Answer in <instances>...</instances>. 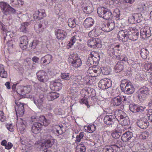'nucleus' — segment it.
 Segmentation results:
<instances>
[{
	"label": "nucleus",
	"instance_id": "f257e3e1",
	"mask_svg": "<svg viewBox=\"0 0 152 152\" xmlns=\"http://www.w3.org/2000/svg\"><path fill=\"white\" fill-rule=\"evenodd\" d=\"M38 119V122L34 123L31 127V132L35 134L40 132L42 125L47 126L50 122V121L47 120L43 116H40Z\"/></svg>",
	"mask_w": 152,
	"mask_h": 152
},
{
	"label": "nucleus",
	"instance_id": "f03ea898",
	"mask_svg": "<svg viewBox=\"0 0 152 152\" xmlns=\"http://www.w3.org/2000/svg\"><path fill=\"white\" fill-rule=\"evenodd\" d=\"M115 115H116L115 116L116 118L122 126H126L129 124V118L124 112L121 110L116 111Z\"/></svg>",
	"mask_w": 152,
	"mask_h": 152
},
{
	"label": "nucleus",
	"instance_id": "7ed1b4c3",
	"mask_svg": "<svg viewBox=\"0 0 152 152\" xmlns=\"http://www.w3.org/2000/svg\"><path fill=\"white\" fill-rule=\"evenodd\" d=\"M97 12L99 17L105 19H111L113 17L112 14L110 11L103 7H98Z\"/></svg>",
	"mask_w": 152,
	"mask_h": 152
},
{
	"label": "nucleus",
	"instance_id": "20e7f679",
	"mask_svg": "<svg viewBox=\"0 0 152 152\" xmlns=\"http://www.w3.org/2000/svg\"><path fill=\"white\" fill-rule=\"evenodd\" d=\"M72 66L75 68H78L82 65V62L77 54L73 53L71 55L68 59Z\"/></svg>",
	"mask_w": 152,
	"mask_h": 152
},
{
	"label": "nucleus",
	"instance_id": "39448f33",
	"mask_svg": "<svg viewBox=\"0 0 152 152\" xmlns=\"http://www.w3.org/2000/svg\"><path fill=\"white\" fill-rule=\"evenodd\" d=\"M1 7L3 11V13L5 15L10 13L15 14H18L14 9L11 7L9 4L5 2H2L0 4Z\"/></svg>",
	"mask_w": 152,
	"mask_h": 152
},
{
	"label": "nucleus",
	"instance_id": "423d86ee",
	"mask_svg": "<svg viewBox=\"0 0 152 152\" xmlns=\"http://www.w3.org/2000/svg\"><path fill=\"white\" fill-rule=\"evenodd\" d=\"M88 46L92 48H99L102 46L101 41L100 39L98 38H91L87 41Z\"/></svg>",
	"mask_w": 152,
	"mask_h": 152
},
{
	"label": "nucleus",
	"instance_id": "0eeeda50",
	"mask_svg": "<svg viewBox=\"0 0 152 152\" xmlns=\"http://www.w3.org/2000/svg\"><path fill=\"white\" fill-rule=\"evenodd\" d=\"M149 89L148 87L143 86L140 88L138 91V97L141 100H144L148 96Z\"/></svg>",
	"mask_w": 152,
	"mask_h": 152
},
{
	"label": "nucleus",
	"instance_id": "6e6552de",
	"mask_svg": "<svg viewBox=\"0 0 152 152\" xmlns=\"http://www.w3.org/2000/svg\"><path fill=\"white\" fill-rule=\"evenodd\" d=\"M16 105L15 106V110L17 116L22 117L24 114V105L25 104L20 102H15Z\"/></svg>",
	"mask_w": 152,
	"mask_h": 152
},
{
	"label": "nucleus",
	"instance_id": "1a4fd4ad",
	"mask_svg": "<svg viewBox=\"0 0 152 152\" xmlns=\"http://www.w3.org/2000/svg\"><path fill=\"white\" fill-rule=\"evenodd\" d=\"M37 75L38 80L40 82L43 83H45L49 79L47 73L43 70L38 71L37 73Z\"/></svg>",
	"mask_w": 152,
	"mask_h": 152
},
{
	"label": "nucleus",
	"instance_id": "9d476101",
	"mask_svg": "<svg viewBox=\"0 0 152 152\" xmlns=\"http://www.w3.org/2000/svg\"><path fill=\"white\" fill-rule=\"evenodd\" d=\"M142 17L141 14L135 13L129 17L128 19L129 22L132 24L134 23H139L141 22L142 20Z\"/></svg>",
	"mask_w": 152,
	"mask_h": 152
},
{
	"label": "nucleus",
	"instance_id": "9b49d317",
	"mask_svg": "<svg viewBox=\"0 0 152 152\" xmlns=\"http://www.w3.org/2000/svg\"><path fill=\"white\" fill-rule=\"evenodd\" d=\"M115 119L114 116L111 115H106L104 118V121L106 125L111 127L115 126Z\"/></svg>",
	"mask_w": 152,
	"mask_h": 152
},
{
	"label": "nucleus",
	"instance_id": "f8f14e48",
	"mask_svg": "<svg viewBox=\"0 0 152 152\" xmlns=\"http://www.w3.org/2000/svg\"><path fill=\"white\" fill-rule=\"evenodd\" d=\"M61 81L60 80H57L52 82L50 86L51 89L55 91L61 90L62 87V84Z\"/></svg>",
	"mask_w": 152,
	"mask_h": 152
},
{
	"label": "nucleus",
	"instance_id": "ddd939ff",
	"mask_svg": "<svg viewBox=\"0 0 152 152\" xmlns=\"http://www.w3.org/2000/svg\"><path fill=\"white\" fill-rule=\"evenodd\" d=\"M31 91V89L30 86H20L17 88L16 92L20 95H24L29 93Z\"/></svg>",
	"mask_w": 152,
	"mask_h": 152
},
{
	"label": "nucleus",
	"instance_id": "4468645a",
	"mask_svg": "<svg viewBox=\"0 0 152 152\" xmlns=\"http://www.w3.org/2000/svg\"><path fill=\"white\" fill-rule=\"evenodd\" d=\"M135 88L133 85L130 82L127 83L123 89L124 93L126 94H132L134 92Z\"/></svg>",
	"mask_w": 152,
	"mask_h": 152
},
{
	"label": "nucleus",
	"instance_id": "2eb2a0df",
	"mask_svg": "<svg viewBox=\"0 0 152 152\" xmlns=\"http://www.w3.org/2000/svg\"><path fill=\"white\" fill-rule=\"evenodd\" d=\"M55 34L57 38L61 40L64 39L66 35V33L65 31L58 29L55 30Z\"/></svg>",
	"mask_w": 152,
	"mask_h": 152
},
{
	"label": "nucleus",
	"instance_id": "dca6fc26",
	"mask_svg": "<svg viewBox=\"0 0 152 152\" xmlns=\"http://www.w3.org/2000/svg\"><path fill=\"white\" fill-rule=\"evenodd\" d=\"M128 29L126 31L125 30H122L120 31L118 33V36L120 39L122 40L123 42H125L127 41V36L128 34Z\"/></svg>",
	"mask_w": 152,
	"mask_h": 152
},
{
	"label": "nucleus",
	"instance_id": "f3484780",
	"mask_svg": "<svg viewBox=\"0 0 152 152\" xmlns=\"http://www.w3.org/2000/svg\"><path fill=\"white\" fill-rule=\"evenodd\" d=\"M20 46L23 49H26L28 45V40L27 36H24L20 38Z\"/></svg>",
	"mask_w": 152,
	"mask_h": 152
},
{
	"label": "nucleus",
	"instance_id": "a211bd4d",
	"mask_svg": "<svg viewBox=\"0 0 152 152\" xmlns=\"http://www.w3.org/2000/svg\"><path fill=\"white\" fill-rule=\"evenodd\" d=\"M17 122L16 125L17 128H18L21 134H23L25 130L26 127V122L25 121H23L22 119H20V121Z\"/></svg>",
	"mask_w": 152,
	"mask_h": 152
},
{
	"label": "nucleus",
	"instance_id": "6ab92c4d",
	"mask_svg": "<svg viewBox=\"0 0 152 152\" xmlns=\"http://www.w3.org/2000/svg\"><path fill=\"white\" fill-rule=\"evenodd\" d=\"M149 124V122L145 118H143L142 120H139L137 122V126L140 128L142 129H146L148 126Z\"/></svg>",
	"mask_w": 152,
	"mask_h": 152
},
{
	"label": "nucleus",
	"instance_id": "aec40b11",
	"mask_svg": "<svg viewBox=\"0 0 152 152\" xmlns=\"http://www.w3.org/2000/svg\"><path fill=\"white\" fill-rule=\"evenodd\" d=\"M44 97L43 93H41L39 95L38 98L34 100V103L39 108L42 106L44 100Z\"/></svg>",
	"mask_w": 152,
	"mask_h": 152
},
{
	"label": "nucleus",
	"instance_id": "412c9836",
	"mask_svg": "<svg viewBox=\"0 0 152 152\" xmlns=\"http://www.w3.org/2000/svg\"><path fill=\"white\" fill-rule=\"evenodd\" d=\"M48 137V139L45 140L42 142L43 146H44L47 148L51 147L53 144V137L50 135H49Z\"/></svg>",
	"mask_w": 152,
	"mask_h": 152
},
{
	"label": "nucleus",
	"instance_id": "4be33fe9",
	"mask_svg": "<svg viewBox=\"0 0 152 152\" xmlns=\"http://www.w3.org/2000/svg\"><path fill=\"white\" fill-rule=\"evenodd\" d=\"M133 137L132 133L128 131L123 134L121 139L123 142H127L130 140Z\"/></svg>",
	"mask_w": 152,
	"mask_h": 152
},
{
	"label": "nucleus",
	"instance_id": "5701e85b",
	"mask_svg": "<svg viewBox=\"0 0 152 152\" xmlns=\"http://www.w3.org/2000/svg\"><path fill=\"white\" fill-rule=\"evenodd\" d=\"M46 16V14L45 12V11L43 10H40L37 11L35 14L34 15V19H41L43 17Z\"/></svg>",
	"mask_w": 152,
	"mask_h": 152
},
{
	"label": "nucleus",
	"instance_id": "b1692460",
	"mask_svg": "<svg viewBox=\"0 0 152 152\" xmlns=\"http://www.w3.org/2000/svg\"><path fill=\"white\" fill-rule=\"evenodd\" d=\"M94 23V21L91 18H87L83 22V25L86 28H90L93 26Z\"/></svg>",
	"mask_w": 152,
	"mask_h": 152
},
{
	"label": "nucleus",
	"instance_id": "393cba45",
	"mask_svg": "<svg viewBox=\"0 0 152 152\" xmlns=\"http://www.w3.org/2000/svg\"><path fill=\"white\" fill-rule=\"evenodd\" d=\"M113 105L115 106H118L120 105L122 102V97L121 96H118L113 98L112 100Z\"/></svg>",
	"mask_w": 152,
	"mask_h": 152
},
{
	"label": "nucleus",
	"instance_id": "a878e982",
	"mask_svg": "<svg viewBox=\"0 0 152 152\" xmlns=\"http://www.w3.org/2000/svg\"><path fill=\"white\" fill-rule=\"evenodd\" d=\"M52 60V56L49 54L42 57L41 58V61L43 62V63H46L47 64H49Z\"/></svg>",
	"mask_w": 152,
	"mask_h": 152
},
{
	"label": "nucleus",
	"instance_id": "bb28decb",
	"mask_svg": "<svg viewBox=\"0 0 152 152\" xmlns=\"http://www.w3.org/2000/svg\"><path fill=\"white\" fill-rule=\"evenodd\" d=\"M0 76L3 78H6L7 77V72L5 71L4 66L1 64H0Z\"/></svg>",
	"mask_w": 152,
	"mask_h": 152
},
{
	"label": "nucleus",
	"instance_id": "cd10ccee",
	"mask_svg": "<svg viewBox=\"0 0 152 152\" xmlns=\"http://www.w3.org/2000/svg\"><path fill=\"white\" fill-rule=\"evenodd\" d=\"M59 93L52 92H50L48 96V98L49 100H53L55 99H56L59 97Z\"/></svg>",
	"mask_w": 152,
	"mask_h": 152
},
{
	"label": "nucleus",
	"instance_id": "c85d7f7f",
	"mask_svg": "<svg viewBox=\"0 0 152 152\" xmlns=\"http://www.w3.org/2000/svg\"><path fill=\"white\" fill-rule=\"evenodd\" d=\"M124 68L123 63L122 62H118L115 67V72L118 73L122 71Z\"/></svg>",
	"mask_w": 152,
	"mask_h": 152
},
{
	"label": "nucleus",
	"instance_id": "c756f323",
	"mask_svg": "<svg viewBox=\"0 0 152 152\" xmlns=\"http://www.w3.org/2000/svg\"><path fill=\"white\" fill-rule=\"evenodd\" d=\"M83 10L86 13L90 14L93 12L94 9L92 5H91L84 7L83 8Z\"/></svg>",
	"mask_w": 152,
	"mask_h": 152
},
{
	"label": "nucleus",
	"instance_id": "7c9ffc66",
	"mask_svg": "<svg viewBox=\"0 0 152 152\" xmlns=\"http://www.w3.org/2000/svg\"><path fill=\"white\" fill-rule=\"evenodd\" d=\"M76 19L74 18H70L68 20V23L69 26L72 28L75 27L76 26L75 22Z\"/></svg>",
	"mask_w": 152,
	"mask_h": 152
},
{
	"label": "nucleus",
	"instance_id": "2f4dec72",
	"mask_svg": "<svg viewBox=\"0 0 152 152\" xmlns=\"http://www.w3.org/2000/svg\"><path fill=\"white\" fill-rule=\"evenodd\" d=\"M28 25V22H24L22 23L19 28L20 31L23 33H26L27 31V27Z\"/></svg>",
	"mask_w": 152,
	"mask_h": 152
},
{
	"label": "nucleus",
	"instance_id": "473e14b6",
	"mask_svg": "<svg viewBox=\"0 0 152 152\" xmlns=\"http://www.w3.org/2000/svg\"><path fill=\"white\" fill-rule=\"evenodd\" d=\"M119 46V45H117L113 48V51L112 52V53L116 57L119 56V55H120L121 53V51L118 48Z\"/></svg>",
	"mask_w": 152,
	"mask_h": 152
},
{
	"label": "nucleus",
	"instance_id": "72a5a7b5",
	"mask_svg": "<svg viewBox=\"0 0 152 152\" xmlns=\"http://www.w3.org/2000/svg\"><path fill=\"white\" fill-rule=\"evenodd\" d=\"M42 25L39 23L36 24L34 26V28L38 33H40L42 31Z\"/></svg>",
	"mask_w": 152,
	"mask_h": 152
},
{
	"label": "nucleus",
	"instance_id": "f704fd0d",
	"mask_svg": "<svg viewBox=\"0 0 152 152\" xmlns=\"http://www.w3.org/2000/svg\"><path fill=\"white\" fill-rule=\"evenodd\" d=\"M113 17L114 16L116 18V20H119L120 19V12L119 9H115L113 12L112 14Z\"/></svg>",
	"mask_w": 152,
	"mask_h": 152
},
{
	"label": "nucleus",
	"instance_id": "c9c22d12",
	"mask_svg": "<svg viewBox=\"0 0 152 152\" xmlns=\"http://www.w3.org/2000/svg\"><path fill=\"white\" fill-rule=\"evenodd\" d=\"M128 34L127 39H129L133 40H136L138 38V36L137 35H134L132 34V32H130V29H128Z\"/></svg>",
	"mask_w": 152,
	"mask_h": 152
},
{
	"label": "nucleus",
	"instance_id": "e433bc0d",
	"mask_svg": "<svg viewBox=\"0 0 152 152\" xmlns=\"http://www.w3.org/2000/svg\"><path fill=\"white\" fill-rule=\"evenodd\" d=\"M149 52L146 49H142L140 51V54L142 58L143 59L147 58V56Z\"/></svg>",
	"mask_w": 152,
	"mask_h": 152
},
{
	"label": "nucleus",
	"instance_id": "4c0bfd02",
	"mask_svg": "<svg viewBox=\"0 0 152 152\" xmlns=\"http://www.w3.org/2000/svg\"><path fill=\"white\" fill-rule=\"evenodd\" d=\"M101 71L104 75H107L110 73L111 69L109 67H104L101 69Z\"/></svg>",
	"mask_w": 152,
	"mask_h": 152
},
{
	"label": "nucleus",
	"instance_id": "58836bf2",
	"mask_svg": "<svg viewBox=\"0 0 152 152\" xmlns=\"http://www.w3.org/2000/svg\"><path fill=\"white\" fill-rule=\"evenodd\" d=\"M77 36H75L72 37L70 41L69 42V43L68 44V45L70 47H71L73 45L76 41L77 40Z\"/></svg>",
	"mask_w": 152,
	"mask_h": 152
},
{
	"label": "nucleus",
	"instance_id": "ea45409f",
	"mask_svg": "<svg viewBox=\"0 0 152 152\" xmlns=\"http://www.w3.org/2000/svg\"><path fill=\"white\" fill-rule=\"evenodd\" d=\"M138 105L137 104H130L129 106L130 111L134 113H136L138 108Z\"/></svg>",
	"mask_w": 152,
	"mask_h": 152
},
{
	"label": "nucleus",
	"instance_id": "a19ab883",
	"mask_svg": "<svg viewBox=\"0 0 152 152\" xmlns=\"http://www.w3.org/2000/svg\"><path fill=\"white\" fill-rule=\"evenodd\" d=\"M87 64L89 65H94L93 62V55L90 54L89 55L88 58L87 60Z\"/></svg>",
	"mask_w": 152,
	"mask_h": 152
},
{
	"label": "nucleus",
	"instance_id": "79ce46f5",
	"mask_svg": "<svg viewBox=\"0 0 152 152\" xmlns=\"http://www.w3.org/2000/svg\"><path fill=\"white\" fill-rule=\"evenodd\" d=\"M92 89L91 88L88 87L85 88L82 90V93H84L85 96H88V94L92 92Z\"/></svg>",
	"mask_w": 152,
	"mask_h": 152
},
{
	"label": "nucleus",
	"instance_id": "37998d69",
	"mask_svg": "<svg viewBox=\"0 0 152 152\" xmlns=\"http://www.w3.org/2000/svg\"><path fill=\"white\" fill-rule=\"evenodd\" d=\"M74 80L73 82H75L77 84H81L82 80H83L82 77L80 75H78L75 77V78L74 79Z\"/></svg>",
	"mask_w": 152,
	"mask_h": 152
},
{
	"label": "nucleus",
	"instance_id": "c03bdc74",
	"mask_svg": "<svg viewBox=\"0 0 152 152\" xmlns=\"http://www.w3.org/2000/svg\"><path fill=\"white\" fill-rule=\"evenodd\" d=\"M11 3L14 5H23V3L22 0H11Z\"/></svg>",
	"mask_w": 152,
	"mask_h": 152
},
{
	"label": "nucleus",
	"instance_id": "a18cd8bd",
	"mask_svg": "<svg viewBox=\"0 0 152 152\" xmlns=\"http://www.w3.org/2000/svg\"><path fill=\"white\" fill-rule=\"evenodd\" d=\"M121 133L118 131H115L112 134V137L114 138H118L121 135Z\"/></svg>",
	"mask_w": 152,
	"mask_h": 152
},
{
	"label": "nucleus",
	"instance_id": "49530a36",
	"mask_svg": "<svg viewBox=\"0 0 152 152\" xmlns=\"http://www.w3.org/2000/svg\"><path fill=\"white\" fill-rule=\"evenodd\" d=\"M61 77L62 79L65 80H69L70 78L69 74V73H62L61 74Z\"/></svg>",
	"mask_w": 152,
	"mask_h": 152
},
{
	"label": "nucleus",
	"instance_id": "de8ad7c7",
	"mask_svg": "<svg viewBox=\"0 0 152 152\" xmlns=\"http://www.w3.org/2000/svg\"><path fill=\"white\" fill-rule=\"evenodd\" d=\"M39 43V41H38L36 40H34L32 42V43L30 44V46L31 47V49H34L36 48Z\"/></svg>",
	"mask_w": 152,
	"mask_h": 152
},
{
	"label": "nucleus",
	"instance_id": "09e8293b",
	"mask_svg": "<svg viewBox=\"0 0 152 152\" xmlns=\"http://www.w3.org/2000/svg\"><path fill=\"white\" fill-rule=\"evenodd\" d=\"M87 131L89 133H92L96 130V127L94 125H91L87 127Z\"/></svg>",
	"mask_w": 152,
	"mask_h": 152
},
{
	"label": "nucleus",
	"instance_id": "8fccbe9b",
	"mask_svg": "<svg viewBox=\"0 0 152 152\" xmlns=\"http://www.w3.org/2000/svg\"><path fill=\"white\" fill-rule=\"evenodd\" d=\"M110 31L113 29L115 27V23L113 22L109 21L107 23Z\"/></svg>",
	"mask_w": 152,
	"mask_h": 152
},
{
	"label": "nucleus",
	"instance_id": "3c124183",
	"mask_svg": "<svg viewBox=\"0 0 152 152\" xmlns=\"http://www.w3.org/2000/svg\"><path fill=\"white\" fill-rule=\"evenodd\" d=\"M93 29L96 37L100 35L101 33L102 30L99 27H96Z\"/></svg>",
	"mask_w": 152,
	"mask_h": 152
},
{
	"label": "nucleus",
	"instance_id": "603ef678",
	"mask_svg": "<svg viewBox=\"0 0 152 152\" xmlns=\"http://www.w3.org/2000/svg\"><path fill=\"white\" fill-rule=\"evenodd\" d=\"M137 107V113L139 112L143 113L146 109V107L145 106H142L138 105Z\"/></svg>",
	"mask_w": 152,
	"mask_h": 152
},
{
	"label": "nucleus",
	"instance_id": "864d4df0",
	"mask_svg": "<svg viewBox=\"0 0 152 152\" xmlns=\"http://www.w3.org/2000/svg\"><path fill=\"white\" fill-rule=\"evenodd\" d=\"M93 58L94 65L96 66L98 64L99 60V56L97 55L94 56L93 55Z\"/></svg>",
	"mask_w": 152,
	"mask_h": 152
},
{
	"label": "nucleus",
	"instance_id": "5fc2aeb1",
	"mask_svg": "<svg viewBox=\"0 0 152 152\" xmlns=\"http://www.w3.org/2000/svg\"><path fill=\"white\" fill-rule=\"evenodd\" d=\"M104 152H115V151L111 147L107 146L105 147L104 148Z\"/></svg>",
	"mask_w": 152,
	"mask_h": 152
},
{
	"label": "nucleus",
	"instance_id": "6e6d98bb",
	"mask_svg": "<svg viewBox=\"0 0 152 152\" xmlns=\"http://www.w3.org/2000/svg\"><path fill=\"white\" fill-rule=\"evenodd\" d=\"M145 28H142L140 30V35L142 38L145 39L146 38L145 36Z\"/></svg>",
	"mask_w": 152,
	"mask_h": 152
},
{
	"label": "nucleus",
	"instance_id": "4d7b16f0",
	"mask_svg": "<svg viewBox=\"0 0 152 152\" xmlns=\"http://www.w3.org/2000/svg\"><path fill=\"white\" fill-rule=\"evenodd\" d=\"M105 86L107 87V88L110 87L111 86L112 83L111 80L109 79H105Z\"/></svg>",
	"mask_w": 152,
	"mask_h": 152
},
{
	"label": "nucleus",
	"instance_id": "13d9d810",
	"mask_svg": "<svg viewBox=\"0 0 152 152\" xmlns=\"http://www.w3.org/2000/svg\"><path fill=\"white\" fill-rule=\"evenodd\" d=\"M101 29L102 30L105 32H110V30L109 29L108 25L107 23L106 24L103 25V26L101 28Z\"/></svg>",
	"mask_w": 152,
	"mask_h": 152
},
{
	"label": "nucleus",
	"instance_id": "bf43d9fd",
	"mask_svg": "<svg viewBox=\"0 0 152 152\" xmlns=\"http://www.w3.org/2000/svg\"><path fill=\"white\" fill-rule=\"evenodd\" d=\"M6 119V117L4 115L3 111H0V121L2 122H4L5 121Z\"/></svg>",
	"mask_w": 152,
	"mask_h": 152
},
{
	"label": "nucleus",
	"instance_id": "052dcab7",
	"mask_svg": "<svg viewBox=\"0 0 152 152\" xmlns=\"http://www.w3.org/2000/svg\"><path fill=\"white\" fill-rule=\"evenodd\" d=\"M128 82L127 80H124L121 81V89L123 90L124 88L123 87H124V86H125V84H126L127 83H128Z\"/></svg>",
	"mask_w": 152,
	"mask_h": 152
},
{
	"label": "nucleus",
	"instance_id": "680f3d73",
	"mask_svg": "<svg viewBox=\"0 0 152 152\" xmlns=\"http://www.w3.org/2000/svg\"><path fill=\"white\" fill-rule=\"evenodd\" d=\"M130 29V32H132V34L133 35H137V36H138L139 35V33L137 31V29Z\"/></svg>",
	"mask_w": 152,
	"mask_h": 152
},
{
	"label": "nucleus",
	"instance_id": "e2e57ef3",
	"mask_svg": "<svg viewBox=\"0 0 152 152\" xmlns=\"http://www.w3.org/2000/svg\"><path fill=\"white\" fill-rule=\"evenodd\" d=\"M145 36L146 38L148 37H150L151 35V33L150 30L148 28L147 29L145 28Z\"/></svg>",
	"mask_w": 152,
	"mask_h": 152
},
{
	"label": "nucleus",
	"instance_id": "0e129e2a",
	"mask_svg": "<svg viewBox=\"0 0 152 152\" xmlns=\"http://www.w3.org/2000/svg\"><path fill=\"white\" fill-rule=\"evenodd\" d=\"M80 103L85 104L88 108H89L90 107L89 105L88 104V102L87 100L85 99L84 98L81 99V100L80 101Z\"/></svg>",
	"mask_w": 152,
	"mask_h": 152
},
{
	"label": "nucleus",
	"instance_id": "69168bd1",
	"mask_svg": "<svg viewBox=\"0 0 152 152\" xmlns=\"http://www.w3.org/2000/svg\"><path fill=\"white\" fill-rule=\"evenodd\" d=\"M6 127L7 129L10 132H13L14 129L11 124H7L6 125Z\"/></svg>",
	"mask_w": 152,
	"mask_h": 152
},
{
	"label": "nucleus",
	"instance_id": "338daca9",
	"mask_svg": "<svg viewBox=\"0 0 152 152\" xmlns=\"http://www.w3.org/2000/svg\"><path fill=\"white\" fill-rule=\"evenodd\" d=\"M88 35L89 36L91 37H96V35L94 31V30L93 29L88 34Z\"/></svg>",
	"mask_w": 152,
	"mask_h": 152
},
{
	"label": "nucleus",
	"instance_id": "774afa93",
	"mask_svg": "<svg viewBox=\"0 0 152 152\" xmlns=\"http://www.w3.org/2000/svg\"><path fill=\"white\" fill-rule=\"evenodd\" d=\"M116 57L120 60L125 61L126 58H125V56L124 55H121V53Z\"/></svg>",
	"mask_w": 152,
	"mask_h": 152
}]
</instances>
